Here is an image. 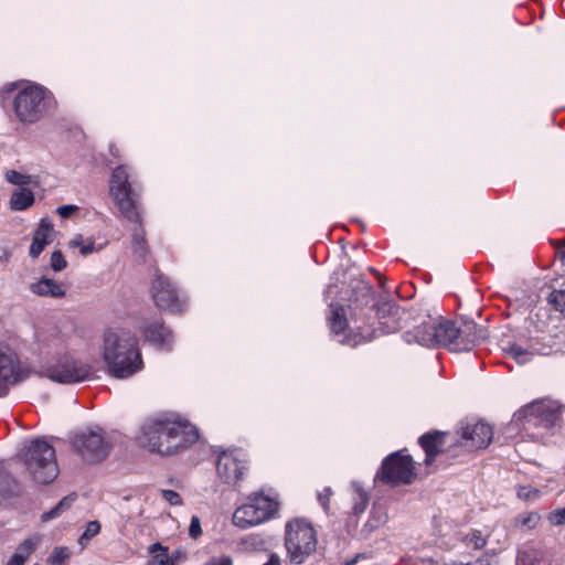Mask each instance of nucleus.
<instances>
[{
	"label": "nucleus",
	"instance_id": "nucleus-38",
	"mask_svg": "<svg viewBox=\"0 0 565 565\" xmlns=\"http://www.w3.org/2000/svg\"><path fill=\"white\" fill-rule=\"evenodd\" d=\"M548 303L559 312L565 311V290H553L548 296Z\"/></svg>",
	"mask_w": 565,
	"mask_h": 565
},
{
	"label": "nucleus",
	"instance_id": "nucleus-4",
	"mask_svg": "<svg viewBox=\"0 0 565 565\" xmlns=\"http://www.w3.org/2000/svg\"><path fill=\"white\" fill-rule=\"evenodd\" d=\"M404 315L405 311L395 302L391 300L380 302L375 309V318L379 326L370 324L364 318L360 322V318L352 316L351 319L358 333L353 338L345 337L340 342L355 347L361 342L371 341L381 334L396 332L402 327L401 321Z\"/></svg>",
	"mask_w": 565,
	"mask_h": 565
},
{
	"label": "nucleus",
	"instance_id": "nucleus-11",
	"mask_svg": "<svg viewBox=\"0 0 565 565\" xmlns=\"http://www.w3.org/2000/svg\"><path fill=\"white\" fill-rule=\"evenodd\" d=\"M44 375L57 383L74 384L93 379L94 369L87 363L64 355L50 364L44 370Z\"/></svg>",
	"mask_w": 565,
	"mask_h": 565
},
{
	"label": "nucleus",
	"instance_id": "nucleus-36",
	"mask_svg": "<svg viewBox=\"0 0 565 565\" xmlns=\"http://www.w3.org/2000/svg\"><path fill=\"white\" fill-rule=\"evenodd\" d=\"M467 545H472L476 550H481L487 544V539L478 530H473L463 537Z\"/></svg>",
	"mask_w": 565,
	"mask_h": 565
},
{
	"label": "nucleus",
	"instance_id": "nucleus-20",
	"mask_svg": "<svg viewBox=\"0 0 565 565\" xmlns=\"http://www.w3.org/2000/svg\"><path fill=\"white\" fill-rule=\"evenodd\" d=\"M29 289L36 296L58 299L65 297L67 286L54 279L42 277L30 284Z\"/></svg>",
	"mask_w": 565,
	"mask_h": 565
},
{
	"label": "nucleus",
	"instance_id": "nucleus-24",
	"mask_svg": "<svg viewBox=\"0 0 565 565\" xmlns=\"http://www.w3.org/2000/svg\"><path fill=\"white\" fill-rule=\"evenodd\" d=\"M39 544L38 537H28L18 545L15 552L7 563V565H24L30 555L34 552Z\"/></svg>",
	"mask_w": 565,
	"mask_h": 565
},
{
	"label": "nucleus",
	"instance_id": "nucleus-19",
	"mask_svg": "<svg viewBox=\"0 0 565 565\" xmlns=\"http://www.w3.org/2000/svg\"><path fill=\"white\" fill-rule=\"evenodd\" d=\"M53 225L49 218H42L39 227L35 230L32 243L29 249L31 258H38L45 246L52 242Z\"/></svg>",
	"mask_w": 565,
	"mask_h": 565
},
{
	"label": "nucleus",
	"instance_id": "nucleus-54",
	"mask_svg": "<svg viewBox=\"0 0 565 565\" xmlns=\"http://www.w3.org/2000/svg\"><path fill=\"white\" fill-rule=\"evenodd\" d=\"M109 151H110L113 154H115V152H114V148H113V147H110V148H109Z\"/></svg>",
	"mask_w": 565,
	"mask_h": 565
},
{
	"label": "nucleus",
	"instance_id": "nucleus-51",
	"mask_svg": "<svg viewBox=\"0 0 565 565\" xmlns=\"http://www.w3.org/2000/svg\"><path fill=\"white\" fill-rule=\"evenodd\" d=\"M473 565H493L492 558L488 555H483L482 557L478 558Z\"/></svg>",
	"mask_w": 565,
	"mask_h": 565
},
{
	"label": "nucleus",
	"instance_id": "nucleus-28",
	"mask_svg": "<svg viewBox=\"0 0 565 565\" xmlns=\"http://www.w3.org/2000/svg\"><path fill=\"white\" fill-rule=\"evenodd\" d=\"M331 316L329 317L330 329L333 333L340 334L348 327L344 309L341 306L331 305Z\"/></svg>",
	"mask_w": 565,
	"mask_h": 565
},
{
	"label": "nucleus",
	"instance_id": "nucleus-30",
	"mask_svg": "<svg viewBox=\"0 0 565 565\" xmlns=\"http://www.w3.org/2000/svg\"><path fill=\"white\" fill-rule=\"evenodd\" d=\"M504 352L509 354L511 358H513L519 364H525L532 358L531 352L523 349L521 345L516 343H509L504 348Z\"/></svg>",
	"mask_w": 565,
	"mask_h": 565
},
{
	"label": "nucleus",
	"instance_id": "nucleus-12",
	"mask_svg": "<svg viewBox=\"0 0 565 565\" xmlns=\"http://www.w3.org/2000/svg\"><path fill=\"white\" fill-rule=\"evenodd\" d=\"M74 448L87 460L99 461L107 457L110 450L109 441L100 428L79 433L73 438Z\"/></svg>",
	"mask_w": 565,
	"mask_h": 565
},
{
	"label": "nucleus",
	"instance_id": "nucleus-1",
	"mask_svg": "<svg viewBox=\"0 0 565 565\" xmlns=\"http://www.w3.org/2000/svg\"><path fill=\"white\" fill-rule=\"evenodd\" d=\"M484 337V330L473 321H462L458 326L441 317H428L404 334L408 343L415 342L427 348L444 345L456 352L470 351Z\"/></svg>",
	"mask_w": 565,
	"mask_h": 565
},
{
	"label": "nucleus",
	"instance_id": "nucleus-44",
	"mask_svg": "<svg viewBox=\"0 0 565 565\" xmlns=\"http://www.w3.org/2000/svg\"><path fill=\"white\" fill-rule=\"evenodd\" d=\"M160 493H161L162 499L166 500L171 505H181L182 504V499L178 492H175L173 490L162 489L160 491Z\"/></svg>",
	"mask_w": 565,
	"mask_h": 565
},
{
	"label": "nucleus",
	"instance_id": "nucleus-37",
	"mask_svg": "<svg viewBox=\"0 0 565 565\" xmlns=\"http://www.w3.org/2000/svg\"><path fill=\"white\" fill-rule=\"evenodd\" d=\"M387 521V514L384 510L374 507L371 512V519L366 523L370 530L377 529Z\"/></svg>",
	"mask_w": 565,
	"mask_h": 565
},
{
	"label": "nucleus",
	"instance_id": "nucleus-15",
	"mask_svg": "<svg viewBox=\"0 0 565 565\" xmlns=\"http://www.w3.org/2000/svg\"><path fill=\"white\" fill-rule=\"evenodd\" d=\"M246 465L233 451H223L216 462L217 477L228 486H235L243 478Z\"/></svg>",
	"mask_w": 565,
	"mask_h": 565
},
{
	"label": "nucleus",
	"instance_id": "nucleus-41",
	"mask_svg": "<svg viewBox=\"0 0 565 565\" xmlns=\"http://www.w3.org/2000/svg\"><path fill=\"white\" fill-rule=\"evenodd\" d=\"M50 266L51 268L58 273L66 268L67 262L65 260L63 254L61 250H54L51 255L50 259Z\"/></svg>",
	"mask_w": 565,
	"mask_h": 565
},
{
	"label": "nucleus",
	"instance_id": "nucleus-17",
	"mask_svg": "<svg viewBox=\"0 0 565 565\" xmlns=\"http://www.w3.org/2000/svg\"><path fill=\"white\" fill-rule=\"evenodd\" d=\"M555 550L546 545H532L520 551L516 556V565H556Z\"/></svg>",
	"mask_w": 565,
	"mask_h": 565
},
{
	"label": "nucleus",
	"instance_id": "nucleus-40",
	"mask_svg": "<svg viewBox=\"0 0 565 565\" xmlns=\"http://www.w3.org/2000/svg\"><path fill=\"white\" fill-rule=\"evenodd\" d=\"M516 494L521 500L534 501L540 497V490L531 486H520Z\"/></svg>",
	"mask_w": 565,
	"mask_h": 565
},
{
	"label": "nucleus",
	"instance_id": "nucleus-53",
	"mask_svg": "<svg viewBox=\"0 0 565 565\" xmlns=\"http://www.w3.org/2000/svg\"><path fill=\"white\" fill-rule=\"evenodd\" d=\"M556 253L562 260H565V244L558 246Z\"/></svg>",
	"mask_w": 565,
	"mask_h": 565
},
{
	"label": "nucleus",
	"instance_id": "nucleus-6",
	"mask_svg": "<svg viewBox=\"0 0 565 565\" xmlns=\"http://www.w3.org/2000/svg\"><path fill=\"white\" fill-rule=\"evenodd\" d=\"M54 107L52 93L35 84L21 89L13 100L14 115L23 125L38 122Z\"/></svg>",
	"mask_w": 565,
	"mask_h": 565
},
{
	"label": "nucleus",
	"instance_id": "nucleus-5",
	"mask_svg": "<svg viewBox=\"0 0 565 565\" xmlns=\"http://www.w3.org/2000/svg\"><path fill=\"white\" fill-rule=\"evenodd\" d=\"M31 479L40 484L54 481L58 475L55 449L43 438L31 440L19 454Z\"/></svg>",
	"mask_w": 565,
	"mask_h": 565
},
{
	"label": "nucleus",
	"instance_id": "nucleus-34",
	"mask_svg": "<svg viewBox=\"0 0 565 565\" xmlns=\"http://www.w3.org/2000/svg\"><path fill=\"white\" fill-rule=\"evenodd\" d=\"M540 520H541V516L539 513L527 512L524 514H520L515 519V524L521 527L531 530V529H534L539 524Z\"/></svg>",
	"mask_w": 565,
	"mask_h": 565
},
{
	"label": "nucleus",
	"instance_id": "nucleus-9",
	"mask_svg": "<svg viewBox=\"0 0 565 565\" xmlns=\"http://www.w3.org/2000/svg\"><path fill=\"white\" fill-rule=\"evenodd\" d=\"M524 429L536 440H543L553 434L561 422L558 407L551 402H536L523 409Z\"/></svg>",
	"mask_w": 565,
	"mask_h": 565
},
{
	"label": "nucleus",
	"instance_id": "nucleus-25",
	"mask_svg": "<svg viewBox=\"0 0 565 565\" xmlns=\"http://www.w3.org/2000/svg\"><path fill=\"white\" fill-rule=\"evenodd\" d=\"M39 544L38 537H28L18 545L15 552L7 563V565H24L30 555L34 552Z\"/></svg>",
	"mask_w": 565,
	"mask_h": 565
},
{
	"label": "nucleus",
	"instance_id": "nucleus-46",
	"mask_svg": "<svg viewBox=\"0 0 565 565\" xmlns=\"http://www.w3.org/2000/svg\"><path fill=\"white\" fill-rule=\"evenodd\" d=\"M202 534L201 521L198 515H193L191 518L190 526H189V535L192 539H198Z\"/></svg>",
	"mask_w": 565,
	"mask_h": 565
},
{
	"label": "nucleus",
	"instance_id": "nucleus-3",
	"mask_svg": "<svg viewBox=\"0 0 565 565\" xmlns=\"http://www.w3.org/2000/svg\"><path fill=\"white\" fill-rule=\"evenodd\" d=\"M103 359L109 375L129 379L143 369L137 337L126 329H109L104 334Z\"/></svg>",
	"mask_w": 565,
	"mask_h": 565
},
{
	"label": "nucleus",
	"instance_id": "nucleus-32",
	"mask_svg": "<svg viewBox=\"0 0 565 565\" xmlns=\"http://www.w3.org/2000/svg\"><path fill=\"white\" fill-rule=\"evenodd\" d=\"M149 553L154 554L152 565H167L168 547L157 542L149 546Z\"/></svg>",
	"mask_w": 565,
	"mask_h": 565
},
{
	"label": "nucleus",
	"instance_id": "nucleus-8",
	"mask_svg": "<svg viewBox=\"0 0 565 565\" xmlns=\"http://www.w3.org/2000/svg\"><path fill=\"white\" fill-rule=\"evenodd\" d=\"M285 547L292 564H303L317 548L315 529L305 521L289 522L286 525Z\"/></svg>",
	"mask_w": 565,
	"mask_h": 565
},
{
	"label": "nucleus",
	"instance_id": "nucleus-2",
	"mask_svg": "<svg viewBox=\"0 0 565 565\" xmlns=\"http://www.w3.org/2000/svg\"><path fill=\"white\" fill-rule=\"evenodd\" d=\"M141 446L160 455H172L194 444L199 433L186 420L161 414L143 422L138 435Z\"/></svg>",
	"mask_w": 565,
	"mask_h": 565
},
{
	"label": "nucleus",
	"instance_id": "nucleus-49",
	"mask_svg": "<svg viewBox=\"0 0 565 565\" xmlns=\"http://www.w3.org/2000/svg\"><path fill=\"white\" fill-rule=\"evenodd\" d=\"M205 565H233V559L227 555H221L210 558Z\"/></svg>",
	"mask_w": 565,
	"mask_h": 565
},
{
	"label": "nucleus",
	"instance_id": "nucleus-33",
	"mask_svg": "<svg viewBox=\"0 0 565 565\" xmlns=\"http://www.w3.org/2000/svg\"><path fill=\"white\" fill-rule=\"evenodd\" d=\"M100 532V523L98 521H89L83 534L78 539V544L83 547L87 545L90 539L96 536Z\"/></svg>",
	"mask_w": 565,
	"mask_h": 565
},
{
	"label": "nucleus",
	"instance_id": "nucleus-7",
	"mask_svg": "<svg viewBox=\"0 0 565 565\" xmlns=\"http://www.w3.org/2000/svg\"><path fill=\"white\" fill-rule=\"evenodd\" d=\"M109 193L120 214L129 222L141 225L140 195L137 188L129 181L126 166L113 170L109 180Z\"/></svg>",
	"mask_w": 565,
	"mask_h": 565
},
{
	"label": "nucleus",
	"instance_id": "nucleus-43",
	"mask_svg": "<svg viewBox=\"0 0 565 565\" xmlns=\"http://www.w3.org/2000/svg\"><path fill=\"white\" fill-rule=\"evenodd\" d=\"M186 552L183 548H177L168 554L167 565H180L186 559Z\"/></svg>",
	"mask_w": 565,
	"mask_h": 565
},
{
	"label": "nucleus",
	"instance_id": "nucleus-22",
	"mask_svg": "<svg viewBox=\"0 0 565 565\" xmlns=\"http://www.w3.org/2000/svg\"><path fill=\"white\" fill-rule=\"evenodd\" d=\"M265 522L250 502L237 508L233 514V523L242 529Z\"/></svg>",
	"mask_w": 565,
	"mask_h": 565
},
{
	"label": "nucleus",
	"instance_id": "nucleus-35",
	"mask_svg": "<svg viewBox=\"0 0 565 565\" xmlns=\"http://www.w3.org/2000/svg\"><path fill=\"white\" fill-rule=\"evenodd\" d=\"M71 556V552L67 547L56 546L51 555L49 556V563L52 565H62Z\"/></svg>",
	"mask_w": 565,
	"mask_h": 565
},
{
	"label": "nucleus",
	"instance_id": "nucleus-45",
	"mask_svg": "<svg viewBox=\"0 0 565 565\" xmlns=\"http://www.w3.org/2000/svg\"><path fill=\"white\" fill-rule=\"evenodd\" d=\"M356 491L359 494V502H356L354 504L353 512H354V514H360L365 511L367 503H369V497L364 491H362L360 489H356Z\"/></svg>",
	"mask_w": 565,
	"mask_h": 565
},
{
	"label": "nucleus",
	"instance_id": "nucleus-29",
	"mask_svg": "<svg viewBox=\"0 0 565 565\" xmlns=\"http://www.w3.org/2000/svg\"><path fill=\"white\" fill-rule=\"evenodd\" d=\"M68 246L71 248H79V253L82 256H88L93 254L95 248V241L89 237L87 239H84L82 234H76L70 242Z\"/></svg>",
	"mask_w": 565,
	"mask_h": 565
},
{
	"label": "nucleus",
	"instance_id": "nucleus-13",
	"mask_svg": "<svg viewBox=\"0 0 565 565\" xmlns=\"http://www.w3.org/2000/svg\"><path fill=\"white\" fill-rule=\"evenodd\" d=\"M29 376L15 353L6 345H0V397H4L10 388Z\"/></svg>",
	"mask_w": 565,
	"mask_h": 565
},
{
	"label": "nucleus",
	"instance_id": "nucleus-16",
	"mask_svg": "<svg viewBox=\"0 0 565 565\" xmlns=\"http://www.w3.org/2000/svg\"><path fill=\"white\" fill-rule=\"evenodd\" d=\"M492 437V427L483 422L467 424L461 428L463 446L470 449H482L488 447Z\"/></svg>",
	"mask_w": 565,
	"mask_h": 565
},
{
	"label": "nucleus",
	"instance_id": "nucleus-52",
	"mask_svg": "<svg viewBox=\"0 0 565 565\" xmlns=\"http://www.w3.org/2000/svg\"><path fill=\"white\" fill-rule=\"evenodd\" d=\"M264 565H281L280 557L277 554H271L268 562Z\"/></svg>",
	"mask_w": 565,
	"mask_h": 565
},
{
	"label": "nucleus",
	"instance_id": "nucleus-27",
	"mask_svg": "<svg viewBox=\"0 0 565 565\" xmlns=\"http://www.w3.org/2000/svg\"><path fill=\"white\" fill-rule=\"evenodd\" d=\"M354 298H351V306L354 308H359L362 306H367L373 297V288L369 284L364 281H359L356 286L353 288Z\"/></svg>",
	"mask_w": 565,
	"mask_h": 565
},
{
	"label": "nucleus",
	"instance_id": "nucleus-10",
	"mask_svg": "<svg viewBox=\"0 0 565 565\" xmlns=\"http://www.w3.org/2000/svg\"><path fill=\"white\" fill-rule=\"evenodd\" d=\"M414 470L415 467L412 457L403 454L401 450L395 451L382 461L375 480L393 487L408 484L415 476Z\"/></svg>",
	"mask_w": 565,
	"mask_h": 565
},
{
	"label": "nucleus",
	"instance_id": "nucleus-48",
	"mask_svg": "<svg viewBox=\"0 0 565 565\" xmlns=\"http://www.w3.org/2000/svg\"><path fill=\"white\" fill-rule=\"evenodd\" d=\"M79 210V207L77 205H74V204H67V205H61L56 209V213L62 217V218H68L70 216L73 215V213L77 212Z\"/></svg>",
	"mask_w": 565,
	"mask_h": 565
},
{
	"label": "nucleus",
	"instance_id": "nucleus-21",
	"mask_svg": "<svg viewBox=\"0 0 565 565\" xmlns=\"http://www.w3.org/2000/svg\"><path fill=\"white\" fill-rule=\"evenodd\" d=\"M419 445L426 452L425 463L430 465L444 446V434L440 431L427 433L419 438Z\"/></svg>",
	"mask_w": 565,
	"mask_h": 565
},
{
	"label": "nucleus",
	"instance_id": "nucleus-31",
	"mask_svg": "<svg viewBox=\"0 0 565 565\" xmlns=\"http://www.w3.org/2000/svg\"><path fill=\"white\" fill-rule=\"evenodd\" d=\"M131 236H132L134 253L138 257H145L147 254V243H146V238H145L143 228L141 226H139L138 228L134 230V233Z\"/></svg>",
	"mask_w": 565,
	"mask_h": 565
},
{
	"label": "nucleus",
	"instance_id": "nucleus-23",
	"mask_svg": "<svg viewBox=\"0 0 565 565\" xmlns=\"http://www.w3.org/2000/svg\"><path fill=\"white\" fill-rule=\"evenodd\" d=\"M249 502L264 521L269 520L278 509V503L263 493H255L249 498Z\"/></svg>",
	"mask_w": 565,
	"mask_h": 565
},
{
	"label": "nucleus",
	"instance_id": "nucleus-18",
	"mask_svg": "<svg viewBox=\"0 0 565 565\" xmlns=\"http://www.w3.org/2000/svg\"><path fill=\"white\" fill-rule=\"evenodd\" d=\"M141 332L146 341H149L162 349H170L172 343V334L171 331L166 328L161 321L156 320L146 323L141 328Z\"/></svg>",
	"mask_w": 565,
	"mask_h": 565
},
{
	"label": "nucleus",
	"instance_id": "nucleus-50",
	"mask_svg": "<svg viewBox=\"0 0 565 565\" xmlns=\"http://www.w3.org/2000/svg\"><path fill=\"white\" fill-rule=\"evenodd\" d=\"M331 494L332 492L330 488H324L321 492L318 493V500L326 511L329 509V500Z\"/></svg>",
	"mask_w": 565,
	"mask_h": 565
},
{
	"label": "nucleus",
	"instance_id": "nucleus-47",
	"mask_svg": "<svg viewBox=\"0 0 565 565\" xmlns=\"http://www.w3.org/2000/svg\"><path fill=\"white\" fill-rule=\"evenodd\" d=\"M548 521L553 525L564 524L565 523V508L551 512L548 515Z\"/></svg>",
	"mask_w": 565,
	"mask_h": 565
},
{
	"label": "nucleus",
	"instance_id": "nucleus-39",
	"mask_svg": "<svg viewBox=\"0 0 565 565\" xmlns=\"http://www.w3.org/2000/svg\"><path fill=\"white\" fill-rule=\"evenodd\" d=\"M73 501V498L65 497L60 501V503L55 508L43 514V520L46 521L58 516L62 511L71 507Z\"/></svg>",
	"mask_w": 565,
	"mask_h": 565
},
{
	"label": "nucleus",
	"instance_id": "nucleus-26",
	"mask_svg": "<svg viewBox=\"0 0 565 565\" xmlns=\"http://www.w3.org/2000/svg\"><path fill=\"white\" fill-rule=\"evenodd\" d=\"M34 203V195L30 189L21 188L14 191L10 199V207L13 211H23Z\"/></svg>",
	"mask_w": 565,
	"mask_h": 565
},
{
	"label": "nucleus",
	"instance_id": "nucleus-42",
	"mask_svg": "<svg viewBox=\"0 0 565 565\" xmlns=\"http://www.w3.org/2000/svg\"><path fill=\"white\" fill-rule=\"evenodd\" d=\"M6 180L15 185H23V184L28 183L29 177L15 171V170H8L6 172Z\"/></svg>",
	"mask_w": 565,
	"mask_h": 565
},
{
	"label": "nucleus",
	"instance_id": "nucleus-14",
	"mask_svg": "<svg viewBox=\"0 0 565 565\" xmlns=\"http://www.w3.org/2000/svg\"><path fill=\"white\" fill-rule=\"evenodd\" d=\"M151 295L156 306L163 310L171 312L183 310L184 301L169 278L161 273H157L154 276Z\"/></svg>",
	"mask_w": 565,
	"mask_h": 565
}]
</instances>
